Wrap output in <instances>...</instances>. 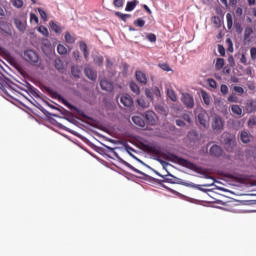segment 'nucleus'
<instances>
[{"instance_id": "obj_46", "label": "nucleus", "mask_w": 256, "mask_h": 256, "mask_svg": "<svg viewBox=\"0 0 256 256\" xmlns=\"http://www.w3.org/2000/svg\"><path fill=\"white\" fill-rule=\"evenodd\" d=\"M30 22H34V23L38 24V17L36 14L30 13Z\"/></svg>"}, {"instance_id": "obj_53", "label": "nucleus", "mask_w": 256, "mask_h": 256, "mask_svg": "<svg viewBox=\"0 0 256 256\" xmlns=\"http://www.w3.org/2000/svg\"><path fill=\"white\" fill-rule=\"evenodd\" d=\"M29 92L32 93V95H34V96L37 95V89H35V87H33V86L29 87Z\"/></svg>"}, {"instance_id": "obj_55", "label": "nucleus", "mask_w": 256, "mask_h": 256, "mask_svg": "<svg viewBox=\"0 0 256 256\" xmlns=\"http://www.w3.org/2000/svg\"><path fill=\"white\" fill-rule=\"evenodd\" d=\"M240 62L244 65H247V57L245 55H241Z\"/></svg>"}, {"instance_id": "obj_11", "label": "nucleus", "mask_w": 256, "mask_h": 256, "mask_svg": "<svg viewBox=\"0 0 256 256\" xmlns=\"http://www.w3.org/2000/svg\"><path fill=\"white\" fill-rule=\"evenodd\" d=\"M136 80L138 81V83H140L141 85H146L148 83V78H146V75L141 72V71H136Z\"/></svg>"}, {"instance_id": "obj_22", "label": "nucleus", "mask_w": 256, "mask_h": 256, "mask_svg": "<svg viewBox=\"0 0 256 256\" xmlns=\"http://www.w3.org/2000/svg\"><path fill=\"white\" fill-rule=\"evenodd\" d=\"M224 65H225V60L223 58L216 59L215 68L217 71H220L221 69H223Z\"/></svg>"}, {"instance_id": "obj_34", "label": "nucleus", "mask_w": 256, "mask_h": 256, "mask_svg": "<svg viewBox=\"0 0 256 256\" xmlns=\"http://www.w3.org/2000/svg\"><path fill=\"white\" fill-rule=\"evenodd\" d=\"M55 68L59 71L64 70V63L61 61V59L55 60Z\"/></svg>"}, {"instance_id": "obj_42", "label": "nucleus", "mask_w": 256, "mask_h": 256, "mask_svg": "<svg viewBox=\"0 0 256 256\" xmlns=\"http://www.w3.org/2000/svg\"><path fill=\"white\" fill-rule=\"evenodd\" d=\"M250 57L251 60L256 61V48H250Z\"/></svg>"}, {"instance_id": "obj_30", "label": "nucleus", "mask_w": 256, "mask_h": 256, "mask_svg": "<svg viewBox=\"0 0 256 256\" xmlns=\"http://www.w3.org/2000/svg\"><path fill=\"white\" fill-rule=\"evenodd\" d=\"M167 94H168V97H169V99H170L171 101L177 102L176 92H174L173 89H168Z\"/></svg>"}, {"instance_id": "obj_58", "label": "nucleus", "mask_w": 256, "mask_h": 256, "mask_svg": "<svg viewBox=\"0 0 256 256\" xmlns=\"http://www.w3.org/2000/svg\"><path fill=\"white\" fill-rule=\"evenodd\" d=\"M230 72H231L230 67H229V66H225V68H224V73L227 74V75H229Z\"/></svg>"}, {"instance_id": "obj_51", "label": "nucleus", "mask_w": 256, "mask_h": 256, "mask_svg": "<svg viewBox=\"0 0 256 256\" xmlns=\"http://www.w3.org/2000/svg\"><path fill=\"white\" fill-rule=\"evenodd\" d=\"M175 123L179 127H185V122L183 120H181V119H176Z\"/></svg>"}, {"instance_id": "obj_2", "label": "nucleus", "mask_w": 256, "mask_h": 256, "mask_svg": "<svg viewBox=\"0 0 256 256\" xmlns=\"http://www.w3.org/2000/svg\"><path fill=\"white\" fill-rule=\"evenodd\" d=\"M24 59L25 61L29 62L30 64L37 66L39 57L36 52L32 50H27L24 52Z\"/></svg>"}, {"instance_id": "obj_7", "label": "nucleus", "mask_w": 256, "mask_h": 256, "mask_svg": "<svg viewBox=\"0 0 256 256\" xmlns=\"http://www.w3.org/2000/svg\"><path fill=\"white\" fill-rule=\"evenodd\" d=\"M223 154H224L223 148H221L217 144L212 145V147L210 148V155L212 157L220 158L221 156H223Z\"/></svg>"}, {"instance_id": "obj_6", "label": "nucleus", "mask_w": 256, "mask_h": 256, "mask_svg": "<svg viewBox=\"0 0 256 256\" xmlns=\"http://www.w3.org/2000/svg\"><path fill=\"white\" fill-rule=\"evenodd\" d=\"M145 120L147 122V124L154 126L157 124V115L154 113V111H146L145 112Z\"/></svg>"}, {"instance_id": "obj_63", "label": "nucleus", "mask_w": 256, "mask_h": 256, "mask_svg": "<svg viewBox=\"0 0 256 256\" xmlns=\"http://www.w3.org/2000/svg\"><path fill=\"white\" fill-rule=\"evenodd\" d=\"M187 187L198 188V187H197L195 184H193V183L188 184Z\"/></svg>"}, {"instance_id": "obj_14", "label": "nucleus", "mask_w": 256, "mask_h": 256, "mask_svg": "<svg viewBox=\"0 0 256 256\" xmlns=\"http://www.w3.org/2000/svg\"><path fill=\"white\" fill-rule=\"evenodd\" d=\"M132 121L138 127H142V128L145 127V120L143 118H141V116H133Z\"/></svg>"}, {"instance_id": "obj_4", "label": "nucleus", "mask_w": 256, "mask_h": 256, "mask_svg": "<svg viewBox=\"0 0 256 256\" xmlns=\"http://www.w3.org/2000/svg\"><path fill=\"white\" fill-rule=\"evenodd\" d=\"M212 130L215 132H221L224 129V121L220 116H215L212 119Z\"/></svg>"}, {"instance_id": "obj_19", "label": "nucleus", "mask_w": 256, "mask_h": 256, "mask_svg": "<svg viewBox=\"0 0 256 256\" xmlns=\"http://www.w3.org/2000/svg\"><path fill=\"white\" fill-rule=\"evenodd\" d=\"M80 50H81L82 54L84 55V58L88 59V55H89L88 46L83 41L80 42Z\"/></svg>"}, {"instance_id": "obj_24", "label": "nucleus", "mask_w": 256, "mask_h": 256, "mask_svg": "<svg viewBox=\"0 0 256 256\" xmlns=\"http://www.w3.org/2000/svg\"><path fill=\"white\" fill-rule=\"evenodd\" d=\"M65 41H66V43L74 44L76 41V38L73 35H71L69 32H66Z\"/></svg>"}, {"instance_id": "obj_45", "label": "nucleus", "mask_w": 256, "mask_h": 256, "mask_svg": "<svg viewBox=\"0 0 256 256\" xmlns=\"http://www.w3.org/2000/svg\"><path fill=\"white\" fill-rule=\"evenodd\" d=\"M228 101L230 103H238V97L235 96L234 94H232V95L229 96Z\"/></svg>"}, {"instance_id": "obj_28", "label": "nucleus", "mask_w": 256, "mask_h": 256, "mask_svg": "<svg viewBox=\"0 0 256 256\" xmlns=\"http://www.w3.org/2000/svg\"><path fill=\"white\" fill-rule=\"evenodd\" d=\"M232 113L241 116L242 115V108L239 107V105H232L231 106Z\"/></svg>"}, {"instance_id": "obj_29", "label": "nucleus", "mask_w": 256, "mask_h": 256, "mask_svg": "<svg viewBox=\"0 0 256 256\" xmlns=\"http://www.w3.org/2000/svg\"><path fill=\"white\" fill-rule=\"evenodd\" d=\"M147 151H149L150 154H152V155H160V149L155 146L147 147Z\"/></svg>"}, {"instance_id": "obj_35", "label": "nucleus", "mask_w": 256, "mask_h": 256, "mask_svg": "<svg viewBox=\"0 0 256 256\" xmlns=\"http://www.w3.org/2000/svg\"><path fill=\"white\" fill-rule=\"evenodd\" d=\"M51 29L53 32H55L57 34H60L62 32L61 27L58 24H56L55 22H52Z\"/></svg>"}, {"instance_id": "obj_1", "label": "nucleus", "mask_w": 256, "mask_h": 256, "mask_svg": "<svg viewBox=\"0 0 256 256\" xmlns=\"http://www.w3.org/2000/svg\"><path fill=\"white\" fill-rule=\"evenodd\" d=\"M161 157L162 159H165L170 162H175L176 160H178L180 165L184 166L187 169L193 170L194 172L201 171L200 166H197L195 163H192L187 159L179 158L178 156L173 155L171 153H162Z\"/></svg>"}, {"instance_id": "obj_15", "label": "nucleus", "mask_w": 256, "mask_h": 256, "mask_svg": "<svg viewBox=\"0 0 256 256\" xmlns=\"http://www.w3.org/2000/svg\"><path fill=\"white\" fill-rule=\"evenodd\" d=\"M251 134H249L247 131H242L240 134V140L242 143H249L251 142Z\"/></svg>"}, {"instance_id": "obj_38", "label": "nucleus", "mask_w": 256, "mask_h": 256, "mask_svg": "<svg viewBox=\"0 0 256 256\" xmlns=\"http://www.w3.org/2000/svg\"><path fill=\"white\" fill-rule=\"evenodd\" d=\"M136 27L143 28L145 25V20L142 18H138L135 22H133Z\"/></svg>"}, {"instance_id": "obj_25", "label": "nucleus", "mask_w": 256, "mask_h": 256, "mask_svg": "<svg viewBox=\"0 0 256 256\" xmlns=\"http://www.w3.org/2000/svg\"><path fill=\"white\" fill-rule=\"evenodd\" d=\"M71 74H72V76H74L75 78H80L81 71H80V69L78 68V66H72V67H71Z\"/></svg>"}, {"instance_id": "obj_64", "label": "nucleus", "mask_w": 256, "mask_h": 256, "mask_svg": "<svg viewBox=\"0 0 256 256\" xmlns=\"http://www.w3.org/2000/svg\"><path fill=\"white\" fill-rule=\"evenodd\" d=\"M231 81L234 83H238V78H232Z\"/></svg>"}, {"instance_id": "obj_23", "label": "nucleus", "mask_w": 256, "mask_h": 256, "mask_svg": "<svg viewBox=\"0 0 256 256\" xmlns=\"http://www.w3.org/2000/svg\"><path fill=\"white\" fill-rule=\"evenodd\" d=\"M57 53L58 55H66L68 54V49L63 44H58Z\"/></svg>"}, {"instance_id": "obj_59", "label": "nucleus", "mask_w": 256, "mask_h": 256, "mask_svg": "<svg viewBox=\"0 0 256 256\" xmlns=\"http://www.w3.org/2000/svg\"><path fill=\"white\" fill-rule=\"evenodd\" d=\"M248 4L249 6H253L254 4H256V0H248Z\"/></svg>"}, {"instance_id": "obj_18", "label": "nucleus", "mask_w": 256, "mask_h": 256, "mask_svg": "<svg viewBox=\"0 0 256 256\" xmlns=\"http://www.w3.org/2000/svg\"><path fill=\"white\" fill-rule=\"evenodd\" d=\"M201 97L203 99V103L206 105V106H209L210 103H211V97L209 95V93H207L205 90H202L201 91Z\"/></svg>"}, {"instance_id": "obj_20", "label": "nucleus", "mask_w": 256, "mask_h": 256, "mask_svg": "<svg viewBox=\"0 0 256 256\" xmlns=\"http://www.w3.org/2000/svg\"><path fill=\"white\" fill-rule=\"evenodd\" d=\"M137 3H139L137 0L127 2L125 10L127 12L133 11L135 9V7L137 6Z\"/></svg>"}, {"instance_id": "obj_12", "label": "nucleus", "mask_w": 256, "mask_h": 256, "mask_svg": "<svg viewBox=\"0 0 256 256\" xmlns=\"http://www.w3.org/2000/svg\"><path fill=\"white\" fill-rule=\"evenodd\" d=\"M100 88L104 91H112L113 85L111 82H108L106 79L100 80Z\"/></svg>"}, {"instance_id": "obj_36", "label": "nucleus", "mask_w": 256, "mask_h": 256, "mask_svg": "<svg viewBox=\"0 0 256 256\" xmlns=\"http://www.w3.org/2000/svg\"><path fill=\"white\" fill-rule=\"evenodd\" d=\"M11 5H13V7L20 9L23 7V0H11Z\"/></svg>"}, {"instance_id": "obj_47", "label": "nucleus", "mask_w": 256, "mask_h": 256, "mask_svg": "<svg viewBox=\"0 0 256 256\" xmlns=\"http://www.w3.org/2000/svg\"><path fill=\"white\" fill-rule=\"evenodd\" d=\"M218 53H220L222 57L225 56L226 51L223 45H218Z\"/></svg>"}, {"instance_id": "obj_48", "label": "nucleus", "mask_w": 256, "mask_h": 256, "mask_svg": "<svg viewBox=\"0 0 256 256\" xmlns=\"http://www.w3.org/2000/svg\"><path fill=\"white\" fill-rule=\"evenodd\" d=\"M39 15L41 16L42 20L47 19V14L45 11H43L41 8H38Z\"/></svg>"}, {"instance_id": "obj_8", "label": "nucleus", "mask_w": 256, "mask_h": 256, "mask_svg": "<svg viewBox=\"0 0 256 256\" xmlns=\"http://www.w3.org/2000/svg\"><path fill=\"white\" fill-rule=\"evenodd\" d=\"M121 103L124 107H132L134 105V100H132L131 96L129 94H124L121 97Z\"/></svg>"}, {"instance_id": "obj_60", "label": "nucleus", "mask_w": 256, "mask_h": 256, "mask_svg": "<svg viewBox=\"0 0 256 256\" xmlns=\"http://www.w3.org/2000/svg\"><path fill=\"white\" fill-rule=\"evenodd\" d=\"M237 3H238V0H230V4H231L232 6L237 5Z\"/></svg>"}, {"instance_id": "obj_9", "label": "nucleus", "mask_w": 256, "mask_h": 256, "mask_svg": "<svg viewBox=\"0 0 256 256\" xmlns=\"http://www.w3.org/2000/svg\"><path fill=\"white\" fill-rule=\"evenodd\" d=\"M246 112L252 114L256 112V100H248L245 106Z\"/></svg>"}, {"instance_id": "obj_41", "label": "nucleus", "mask_w": 256, "mask_h": 256, "mask_svg": "<svg viewBox=\"0 0 256 256\" xmlns=\"http://www.w3.org/2000/svg\"><path fill=\"white\" fill-rule=\"evenodd\" d=\"M159 67L166 72H170L172 70L171 66H169L167 63H162L159 65Z\"/></svg>"}, {"instance_id": "obj_44", "label": "nucleus", "mask_w": 256, "mask_h": 256, "mask_svg": "<svg viewBox=\"0 0 256 256\" xmlns=\"http://www.w3.org/2000/svg\"><path fill=\"white\" fill-rule=\"evenodd\" d=\"M220 91L222 95H227L229 92L228 86L227 85H221Z\"/></svg>"}, {"instance_id": "obj_61", "label": "nucleus", "mask_w": 256, "mask_h": 256, "mask_svg": "<svg viewBox=\"0 0 256 256\" xmlns=\"http://www.w3.org/2000/svg\"><path fill=\"white\" fill-rule=\"evenodd\" d=\"M144 9L146 10L147 13L151 14V10L147 5H144Z\"/></svg>"}, {"instance_id": "obj_26", "label": "nucleus", "mask_w": 256, "mask_h": 256, "mask_svg": "<svg viewBox=\"0 0 256 256\" xmlns=\"http://www.w3.org/2000/svg\"><path fill=\"white\" fill-rule=\"evenodd\" d=\"M115 15H116L119 19H121L123 22H126L127 19L131 18V15H130V14H122V13L119 12V11H117V12L115 13Z\"/></svg>"}, {"instance_id": "obj_33", "label": "nucleus", "mask_w": 256, "mask_h": 256, "mask_svg": "<svg viewBox=\"0 0 256 256\" xmlns=\"http://www.w3.org/2000/svg\"><path fill=\"white\" fill-rule=\"evenodd\" d=\"M227 28L231 29L233 27V16L230 13L226 15Z\"/></svg>"}, {"instance_id": "obj_21", "label": "nucleus", "mask_w": 256, "mask_h": 256, "mask_svg": "<svg viewBox=\"0 0 256 256\" xmlns=\"http://www.w3.org/2000/svg\"><path fill=\"white\" fill-rule=\"evenodd\" d=\"M58 101H60L62 104H64L69 109H75L73 105H71L68 100H66L63 96L57 95Z\"/></svg>"}, {"instance_id": "obj_27", "label": "nucleus", "mask_w": 256, "mask_h": 256, "mask_svg": "<svg viewBox=\"0 0 256 256\" xmlns=\"http://www.w3.org/2000/svg\"><path fill=\"white\" fill-rule=\"evenodd\" d=\"M130 89L133 93H135L136 95L140 94V88L139 86L135 83V82H131L130 83Z\"/></svg>"}, {"instance_id": "obj_37", "label": "nucleus", "mask_w": 256, "mask_h": 256, "mask_svg": "<svg viewBox=\"0 0 256 256\" xmlns=\"http://www.w3.org/2000/svg\"><path fill=\"white\" fill-rule=\"evenodd\" d=\"M38 32L41 33L43 36H49V30L45 26H39Z\"/></svg>"}, {"instance_id": "obj_32", "label": "nucleus", "mask_w": 256, "mask_h": 256, "mask_svg": "<svg viewBox=\"0 0 256 256\" xmlns=\"http://www.w3.org/2000/svg\"><path fill=\"white\" fill-rule=\"evenodd\" d=\"M252 34H253L252 28L247 27L244 32V40H248L249 38H251Z\"/></svg>"}, {"instance_id": "obj_52", "label": "nucleus", "mask_w": 256, "mask_h": 256, "mask_svg": "<svg viewBox=\"0 0 256 256\" xmlns=\"http://www.w3.org/2000/svg\"><path fill=\"white\" fill-rule=\"evenodd\" d=\"M130 169H131L134 173H138V174H140V175H142V176H146V174H144L142 171H140V170H138V169H136V168H134V167H132V166H130Z\"/></svg>"}, {"instance_id": "obj_54", "label": "nucleus", "mask_w": 256, "mask_h": 256, "mask_svg": "<svg viewBox=\"0 0 256 256\" xmlns=\"http://www.w3.org/2000/svg\"><path fill=\"white\" fill-rule=\"evenodd\" d=\"M182 118H183V120L187 121L188 123H191V117H190V115L184 114V115L182 116Z\"/></svg>"}, {"instance_id": "obj_3", "label": "nucleus", "mask_w": 256, "mask_h": 256, "mask_svg": "<svg viewBox=\"0 0 256 256\" xmlns=\"http://www.w3.org/2000/svg\"><path fill=\"white\" fill-rule=\"evenodd\" d=\"M197 117L199 125H201L204 129L209 127L210 117L207 111L201 110V112L198 113Z\"/></svg>"}, {"instance_id": "obj_49", "label": "nucleus", "mask_w": 256, "mask_h": 256, "mask_svg": "<svg viewBox=\"0 0 256 256\" xmlns=\"http://www.w3.org/2000/svg\"><path fill=\"white\" fill-rule=\"evenodd\" d=\"M234 91L237 92L240 95H242L244 93V89L240 86H235Z\"/></svg>"}, {"instance_id": "obj_16", "label": "nucleus", "mask_w": 256, "mask_h": 256, "mask_svg": "<svg viewBox=\"0 0 256 256\" xmlns=\"http://www.w3.org/2000/svg\"><path fill=\"white\" fill-rule=\"evenodd\" d=\"M234 147H235L234 139L229 138V139H227L225 141V149H226V151L233 152Z\"/></svg>"}, {"instance_id": "obj_62", "label": "nucleus", "mask_w": 256, "mask_h": 256, "mask_svg": "<svg viewBox=\"0 0 256 256\" xmlns=\"http://www.w3.org/2000/svg\"><path fill=\"white\" fill-rule=\"evenodd\" d=\"M222 4L225 5V7H228V0H220Z\"/></svg>"}, {"instance_id": "obj_56", "label": "nucleus", "mask_w": 256, "mask_h": 256, "mask_svg": "<svg viewBox=\"0 0 256 256\" xmlns=\"http://www.w3.org/2000/svg\"><path fill=\"white\" fill-rule=\"evenodd\" d=\"M72 55L74 56V58H75L76 60H78V59L80 58V52H79L78 50L74 51V52L72 53Z\"/></svg>"}, {"instance_id": "obj_39", "label": "nucleus", "mask_w": 256, "mask_h": 256, "mask_svg": "<svg viewBox=\"0 0 256 256\" xmlns=\"http://www.w3.org/2000/svg\"><path fill=\"white\" fill-rule=\"evenodd\" d=\"M147 40H149L151 43L157 42V36H155L154 33H149L146 36Z\"/></svg>"}, {"instance_id": "obj_57", "label": "nucleus", "mask_w": 256, "mask_h": 256, "mask_svg": "<svg viewBox=\"0 0 256 256\" xmlns=\"http://www.w3.org/2000/svg\"><path fill=\"white\" fill-rule=\"evenodd\" d=\"M228 61H229L231 67H233V66L235 65V63H234V57H233V56H229Z\"/></svg>"}, {"instance_id": "obj_10", "label": "nucleus", "mask_w": 256, "mask_h": 256, "mask_svg": "<svg viewBox=\"0 0 256 256\" xmlns=\"http://www.w3.org/2000/svg\"><path fill=\"white\" fill-rule=\"evenodd\" d=\"M85 76L88 77L90 81H96L97 80V72L94 71L92 68L88 67L84 70Z\"/></svg>"}, {"instance_id": "obj_40", "label": "nucleus", "mask_w": 256, "mask_h": 256, "mask_svg": "<svg viewBox=\"0 0 256 256\" xmlns=\"http://www.w3.org/2000/svg\"><path fill=\"white\" fill-rule=\"evenodd\" d=\"M207 82H208V86H210V88H212V89L217 88V82L214 79L210 78L209 80H207Z\"/></svg>"}, {"instance_id": "obj_50", "label": "nucleus", "mask_w": 256, "mask_h": 256, "mask_svg": "<svg viewBox=\"0 0 256 256\" xmlns=\"http://www.w3.org/2000/svg\"><path fill=\"white\" fill-rule=\"evenodd\" d=\"M254 125H256V118L252 117L248 121V126L253 127Z\"/></svg>"}, {"instance_id": "obj_31", "label": "nucleus", "mask_w": 256, "mask_h": 256, "mask_svg": "<svg viewBox=\"0 0 256 256\" xmlns=\"http://www.w3.org/2000/svg\"><path fill=\"white\" fill-rule=\"evenodd\" d=\"M137 104H138V106H140V107H142V108H144V109H146V108L149 107V102H148V101H145L144 98L138 99V100H137Z\"/></svg>"}, {"instance_id": "obj_5", "label": "nucleus", "mask_w": 256, "mask_h": 256, "mask_svg": "<svg viewBox=\"0 0 256 256\" xmlns=\"http://www.w3.org/2000/svg\"><path fill=\"white\" fill-rule=\"evenodd\" d=\"M182 102L184 106L188 109H193V107H195V100L193 99V96H191L190 93L182 94Z\"/></svg>"}, {"instance_id": "obj_17", "label": "nucleus", "mask_w": 256, "mask_h": 256, "mask_svg": "<svg viewBox=\"0 0 256 256\" xmlns=\"http://www.w3.org/2000/svg\"><path fill=\"white\" fill-rule=\"evenodd\" d=\"M153 93L156 95V97H160V90L156 87L155 89L146 90V96L150 99V101H153Z\"/></svg>"}, {"instance_id": "obj_13", "label": "nucleus", "mask_w": 256, "mask_h": 256, "mask_svg": "<svg viewBox=\"0 0 256 256\" xmlns=\"http://www.w3.org/2000/svg\"><path fill=\"white\" fill-rule=\"evenodd\" d=\"M14 24H15L16 29H18L20 32H25V30H26V23L22 22L21 19L15 18L14 19Z\"/></svg>"}, {"instance_id": "obj_43", "label": "nucleus", "mask_w": 256, "mask_h": 256, "mask_svg": "<svg viewBox=\"0 0 256 256\" xmlns=\"http://www.w3.org/2000/svg\"><path fill=\"white\" fill-rule=\"evenodd\" d=\"M113 6L116 7V8L123 7V0H114L113 1Z\"/></svg>"}]
</instances>
